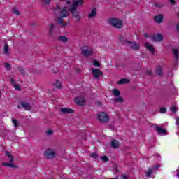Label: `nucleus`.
Masks as SVG:
<instances>
[{
    "label": "nucleus",
    "mask_w": 179,
    "mask_h": 179,
    "mask_svg": "<svg viewBox=\"0 0 179 179\" xmlns=\"http://www.w3.org/2000/svg\"><path fill=\"white\" fill-rule=\"evenodd\" d=\"M53 13L55 16H58L60 19H64V17H68L69 16V11H68V7H63L61 8L59 6H57L53 9Z\"/></svg>",
    "instance_id": "1"
},
{
    "label": "nucleus",
    "mask_w": 179,
    "mask_h": 179,
    "mask_svg": "<svg viewBox=\"0 0 179 179\" xmlns=\"http://www.w3.org/2000/svg\"><path fill=\"white\" fill-rule=\"evenodd\" d=\"M59 36V29L54 24L49 25L48 36L50 38H57Z\"/></svg>",
    "instance_id": "2"
},
{
    "label": "nucleus",
    "mask_w": 179,
    "mask_h": 179,
    "mask_svg": "<svg viewBox=\"0 0 179 179\" xmlns=\"http://www.w3.org/2000/svg\"><path fill=\"white\" fill-rule=\"evenodd\" d=\"M108 23L115 29H122L124 26L122 20L118 18H110L108 20Z\"/></svg>",
    "instance_id": "3"
},
{
    "label": "nucleus",
    "mask_w": 179,
    "mask_h": 179,
    "mask_svg": "<svg viewBox=\"0 0 179 179\" xmlns=\"http://www.w3.org/2000/svg\"><path fill=\"white\" fill-rule=\"evenodd\" d=\"M69 10L72 13L73 17H76V22H80V11L78 10V8H73L72 7H69Z\"/></svg>",
    "instance_id": "4"
},
{
    "label": "nucleus",
    "mask_w": 179,
    "mask_h": 179,
    "mask_svg": "<svg viewBox=\"0 0 179 179\" xmlns=\"http://www.w3.org/2000/svg\"><path fill=\"white\" fill-rule=\"evenodd\" d=\"M81 54L84 57H90V55H93V50H92V48L84 46L81 49Z\"/></svg>",
    "instance_id": "5"
},
{
    "label": "nucleus",
    "mask_w": 179,
    "mask_h": 179,
    "mask_svg": "<svg viewBox=\"0 0 179 179\" xmlns=\"http://www.w3.org/2000/svg\"><path fill=\"white\" fill-rule=\"evenodd\" d=\"M98 119L99 120L100 122L106 123L108 122L109 117L106 113L101 112L98 114Z\"/></svg>",
    "instance_id": "6"
},
{
    "label": "nucleus",
    "mask_w": 179,
    "mask_h": 179,
    "mask_svg": "<svg viewBox=\"0 0 179 179\" xmlns=\"http://www.w3.org/2000/svg\"><path fill=\"white\" fill-rule=\"evenodd\" d=\"M92 75L94 77V79H100L103 76V71L99 69H92L91 70Z\"/></svg>",
    "instance_id": "7"
},
{
    "label": "nucleus",
    "mask_w": 179,
    "mask_h": 179,
    "mask_svg": "<svg viewBox=\"0 0 179 179\" xmlns=\"http://www.w3.org/2000/svg\"><path fill=\"white\" fill-rule=\"evenodd\" d=\"M45 157L47 159H54L55 157V151L51 148L48 149L45 152Z\"/></svg>",
    "instance_id": "8"
},
{
    "label": "nucleus",
    "mask_w": 179,
    "mask_h": 179,
    "mask_svg": "<svg viewBox=\"0 0 179 179\" xmlns=\"http://www.w3.org/2000/svg\"><path fill=\"white\" fill-rule=\"evenodd\" d=\"M127 44H129L130 48L131 50H134L135 51H138L139 50L141 45L139 43H136V42H131L129 41H125Z\"/></svg>",
    "instance_id": "9"
},
{
    "label": "nucleus",
    "mask_w": 179,
    "mask_h": 179,
    "mask_svg": "<svg viewBox=\"0 0 179 179\" xmlns=\"http://www.w3.org/2000/svg\"><path fill=\"white\" fill-rule=\"evenodd\" d=\"M80 5H83V0H73V4L69 8L78 9V6H80Z\"/></svg>",
    "instance_id": "10"
},
{
    "label": "nucleus",
    "mask_w": 179,
    "mask_h": 179,
    "mask_svg": "<svg viewBox=\"0 0 179 179\" xmlns=\"http://www.w3.org/2000/svg\"><path fill=\"white\" fill-rule=\"evenodd\" d=\"M154 129L157 131V134H159V135H166L167 134V131L166 129H164L157 125H156L154 127Z\"/></svg>",
    "instance_id": "11"
},
{
    "label": "nucleus",
    "mask_w": 179,
    "mask_h": 179,
    "mask_svg": "<svg viewBox=\"0 0 179 179\" xmlns=\"http://www.w3.org/2000/svg\"><path fill=\"white\" fill-rule=\"evenodd\" d=\"M163 19H164V16L162 14H159L158 15H155L154 17L155 22L158 23V24H160V23H162Z\"/></svg>",
    "instance_id": "12"
},
{
    "label": "nucleus",
    "mask_w": 179,
    "mask_h": 179,
    "mask_svg": "<svg viewBox=\"0 0 179 179\" xmlns=\"http://www.w3.org/2000/svg\"><path fill=\"white\" fill-rule=\"evenodd\" d=\"M75 103L78 106H85V98L82 96L77 97L75 99Z\"/></svg>",
    "instance_id": "13"
},
{
    "label": "nucleus",
    "mask_w": 179,
    "mask_h": 179,
    "mask_svg": "<svg viewBox=\"0 0 179 179\" xmlns=\"http://www.w3.org/2000/svg\"><path fill=\"white\" fill-rule=\"evenodd\" d=\"M152 40L155 43L160 42L163 40V36L161 34H157V35L152 36Z\"/></svg>",
    "instance_id": "14"
},
{
    "label": "nucleus",
    "mask_w": 179,
    "mask_h": 179,
    "mask_svg": "<svg viewBox=\"0 0 179 179\" xmlns=\"http://www.w3.org/2000/svg\"><path fill=\"white\" fill-rule=\"evenodd\" d=\"M97 15V8H94L92 9L91 12L88 14L89 19H93Z\"/></svg>",
    "instance_id": "15"
},
{
    "label": "nucleus",
    "mask_w": 179,
    "mask_h": 179,
    "mask_svg": "<svg viewBox=\"0 0 179 179\" xmlns=\"http://www.w3.org/2000/svg\"><path fill=\"white\" fill-rule=\"evenodd\" d=\"M62 114H73V110L69 108H62L61 109Z\"/></svg>",
    "instance_id": "16"
},
{
    "label": "nucleus",
    "mask_w": 179,
    "mask_h": 179,
    "mask_svg": "<svg viewBox=\"0 0 179 179\" xmlns=\"http://www.w3.org/2000/svg\"><path fill=\"white\" fill-rule=\"evenodd\" d=\"M21 106L22 108H24L27 111H30L31 110V106H30V103H29L21 102Z\"/></svg>",
    "instance_id": "17"
},
{
    "label": "nucleus",
    "mask_w": 179,
    "mask_h": 179,
    "mask_svg": "<svg viewBox=\"0 0 179 179\" xmlns=\"http://www.w3.org/2000/svg\"><path fill=\"white\" fill-rule=\"evenodd\" d=\"M145 47L148 50L150 51V52H151V54H155V48L152 46V45L149 44L148 43H145Z\"/></svg>",
    "instance_id": "18"
},
{
    "label": "nucleus",
    "mask_w": 179,
    "mask_h": 179,
    "mask_svg": "<svg viewBox=\"0 0 179 179\" xmlns=\"http://www.w3.org/2000/svg\"><path fill=\"white\" fill-rule=\"evenodd\" d=\"M2 166H5L6 167H10L11 169H17V166L15 164H13V162H3Z\"/></svg>",
    "instance_id": "19"
},
{
    "label": "nucleus",
    "mask_w": 179,
    "mask_h": 179,
    "mask_svg": "<svg viewBox=\"0 0 179 179\" xmlns=\"http://www.w3.org/2000/svg\"><path fill=\"white\" fill-rule=\"evenodd\" d=\"M111 147L113 148V149H118V148H120V142L117 140H113L111 141Z\"/></svg>",
    "instance_id": "20"
},
{
    "label": "nucleus",
    "mask_w": 179,
    "mask_h": 179,
    "mask_svg": "<svg viewBox=\"0 0 179 179\" xmlns=\"http://www.w3.org/2000/svg\"><path fill=\"white\" fill-rule=\"evenodd\" d=\"M6 156L9 159V162L10 163H13L15 162V158H13V155L8 151H6Z\"/></svg>",
    "instance_id": "21"
},
{
    "label": "nucleus",
    "mask_w": 179,
    "mask_h": 179,
    "mask_svg": "<svg viewBox=\"0 0 179 179\" xmlns=\"http://www.w3.org/2000/svg\"><path fill=\"white\" fill-rule=\"evenodd\" d=\"M155 73L158 75V76H163V69H162V66H158L155 70Z\"/></svg>",
    "instance_id": "22"
},
{
    "label": "nucleus",
    "mask_w": 179,
    "mask_h": 179,
    "mask_svg": "<svg viewBox=\"0 0 179 179\" xmlns=\"http://www.w3.org/2000/svg\"><path fill=\"white\" fill-rule=\"evenodd\" d=\"M3 54H5V55H9V45L8 43H5L4 45Z\"/></svg>",
    "instance_id": "23"
},
{
    "label": "nucleus",
    "mask_w": 179,
    "mask_h": 179,
    "mask_svg": "<svg viewBox=\"0 0 179 179\" xmlns=\"http://www.w3.org/2000/svg\"><path fill=\"white\" fill-rule=\"evenodd\" d=\"M57 23L61 26L62 27H66V24L64 23V21H62V18H57Z\"/></svg>",
    "instance_id": "24"
},
{
    "label": "nucleus",
    "mask_w": 179,
    "mask_h": 179,
    "mask_svg": "<svg viewBox=\"0 0 179 179\" xmlns=\"http://www.w3.org/2000/svg\"><path fill=\"white\" fill-rule=\"evenodd\" d=\"M127 83H129V80L127 78H122L117 83L118 85H125Z\"/></svg>",
    "instance_id": "25"
},
{
    "label": "nucleus",
    "mask_w": 179,
    "mask_h": 179,
    "mask_svg": "<svg viewBox=\"0 0 179 179\" xmlns=\"http://www.w3.org/2000/svg\"><path fill=\"white\" fill-rule=\"evenodd\" d=\"M57 39L62 43H66L68 41V38L66 36H57Z\"/></svg>",
    "instance_id": "26"
},
{
    "label": "nucleus",
    "mask_w": 179,
    "mask_h": 179,
    "mask_svg": "<svg viewBox=\"0 0 179 179\" xmlns=\"http://www.w3.org/2000/svg\"><path fill=\"white\" fill-rule=\"evenodd\" d=\"M41 5H50L51 0H41Z\"/></svg>",
    "instance_id": "27"
},
{
    "label": "nucleus",
    "mask_w": 179,
    "mask_h": 179,
    "mask_svg": "<svg viewBox=\"0 0 179 179\" xmlns=\"http://www.w3.org/2000/svg\"><path fill=\"white\" fill-rule=\"evenodd\" d=\"M152 171H153V169L150 168L148 171L145 173V177H150V176H152Z\"/></svg>",
    "instance_id": "28"
},
{
    "label": "nucleus",
    "mask_w": 179,
    "mask_h": 179,
    "mask_svg": "<svg viewBox=\"0 0 179 179\" xmlns=\"http://www.w3.org/2000/svg\"><path fill=\"white\" fill-rule=\"evenodd\" d=\"M122 101H124V99L121 96H119L115 99V103H122Z\"/></svg>",
    "instance_id": "29"
},
{
    "label": "nucleus",
    "mask_w": 179,
    "mask_h": 179,
    "mask_svg": "<svg viewBox=\"0 0 179 179\" xmlns=\"http://www.w3.org/2000/svg\"><path fill=\"white\" fill-rule=\"evenodd\" d=\"M12 122H13L15 128H17L19 127V122H17V120H16L15 119H13Z\"/></svg>",
    "instance_id": "30"
},
{
    "label": "nucleus",
    "mask_w": 179,
    "mask_h": 179,
    "mask_svg": "<svg viewBox=\"0 0 179 179\" xmlns=\"http://www.w3.org/2000/svg\"><path fill=\"white\" fill-rule=\"evenodd\" d=\"M173 55H175V57L176 59H178V50L177 49L173 50Z\"/></svg>",
    "instance_id": "31"
},
{
    "label": "nucleus",
    "mask_w": 179,
    "mask_h": 179,
    "mask_svg": "<svg viewBox=\"0 0 179 179\" xmlns=\"http://www.w3.org/2000/svg\"><path fill=\"white\" fill-rule=\"evenodd\" d=\"M18 71L22 75H26V71L22 67H18Z\"/></svg>",
    "instance_id": "32"
},
{
    "label": "nucleus",
    "mask_w": 179,
    "mask_h": 179,
    "mask_svg": "<svg viewBox=\"0 0 179 179\" xmlns=\"http://www.w3.org/2000/svg\"><path fill=\"white\" fill-rule=\"evenodd\" d=\"M54 85L57 88V89H61L62 86H61V83L59 81H56Z\"/></svg>",
    "instance_id": "33"
},
{
    "label": "nucleus",
    "mask_w": 179,
    "mask_h": 179,
    "mask_svg": "<svg viewBox=\"0 0 179 179\" xmlns=\"http://www.w3.org/2000/svg\"><path fill=\"white\" fill-rule=\"evenodd\" d=\"M113 94L116 96H120V94H121V93L120 92V91L117 89L113 90Z\"/></svg>",
    "instance_id": "34"
},
{
    "label": "nucleus",
    "mask_w": 179,
    "mask_h": 179,
    "mask_svg": "<svg viewBox=\"0 0 179 179\" xmlns=\"http://www.w3.org/2000/svg\"><path fill=\"white\" fill-rule=\"evenodd\" d=\"M159 112L161 114H166L167 113V109L166 108H161Z\"/></svg>",
    "instance_id": "35"
},
{
    "label": "nucleus",
    "mask_w": 179,
    "mask_h": 179,
    "mask_svg": "<svg viewBox=\"0 0 179 179\" xmlns=\"http://www.w3.org/2000/svg\"><path fill=\"white\" fill-rule=\"evenodd\" d=\"M171 112L173 114L177 113V107L176 106H172L171 108Z\"/></svg>",
    "instance_id": "36"
},
{
    "label": "nucleus",
    "mask_w": 179,
    "mask_h": 179,
    "mask_svg": "<svg viewBox=\"0 0 179 179\" xmlns=\"http://www.w3.org/2000/svg\"><path fill=\"white\" fill-rule=\"evenodd\" d=\"M13 13L15 15H20V13H19V10H18L17 9H16V8H14L13 9Z\"/></svg>",
    "instance_id": "37"
},
{
    "label": "nucleus",
    "mask_w": 179,
    "mask_h": 179,
    "mask_svg": "<svg viewBox=\"0 0 179 179\" xmlns=\"http://www.w3.org/2000/svg\"><path fill=\"white\" fill-rule=\"evenodd\" d=\"M101 160H103V162H108V157L104 155L103 157H101Z\"/></svg>",
    "instance_id": "38"
},
{
    "label": "nucleus",
    "mask_w": 179,
    "mask_h": 179,
    "mask_svg": "<svg viewBox=\"0 0 179 179\" xmlns=\"http://www.w3.org/2000/svg\"><path fill=\"white\" fill-rule=\"evenodd\" d=\"M94 66H97L99 68V66H100V63L97 60H94Z\"/></svg>",
    "instance_id": "39"
},
{
    "label": "nucleus",
    "mask_w": 179,
    "mask_h": 179,
    "mask_svg": "<svg viewBox=\"0 0 179 179\" xmlns=\"http://www.w3.org/2000/svg\"><path fill=\"white\" fill-rule=\"evenodd\" d=\"M4 66L6 69H10V64H9V63H5Z\"/></svg>",
    "instance_id": "40"
},
{
    "label": "nucleus",
    "mask_w": 179,
    "mask_h": 179,
    "mask_svg": "<svg viewBox=\"0 0 179 179\" xmlns=\"http://www.w3.org/2000/svg\"><path fill=\"white\" fill-rule=\"evenodd\" d=\"M155 6L157 7V8H163V4H162V3H155Z\"/></svg>",
    "instance_id": "41"
},
{
    "label": "nucleus",
    "mask_w": 179,
    "mask_h": 179,
    "mask_svg": "<svg viewBox=\"0 0 179 179\" xmlns=\"http://www.w3.org/2000/svg\"><path fill=\"white\" fill-rule=\"evenodd\" d=\"M90 157H92L93 159H97V154L92 153L91 154Z\"/></svg>",
    "instance_id": "42"
},
{
    "label": "nucleus",
    "mask_w": 179,
    "mask_h": 179,
    "mask_svg": "<svg viewBox=\"0 0 179 179\" xmlns=\"http://www.w3.org/2000/svg\"><path fill=\"white\" fill-rule=\"evenodd\" d=\"M52 130H48L47 132H46V134L47 135H52Z\"/></svg>",
    "instance_id": "43"
},
{
    "label": "nucleus",
    "mask_w": 179,
    "mask_h": 179,
    "mask_svg": "<svg viewBox=\"0 0 179 179\" xmlns=\"http://www.w3.org/2000/svg\"><path fill=\"white\" fill-rule=\"evenodd\" d=\"M14 87L16 90H20V86L19 85H14Z\"/></svg>",
    "instance_id": "44"
},
{
    "label": "nucleus",
    "mask_w": 179,
    "mask_h": 179,
    "mask_svg": "<svg viewBox=\"0 0 179 179\" xmlns=\"http://www.w3.org/2000/svg\"><path fill=\"white\" fill-rule=\"evenodd\" d=\"M169 2L171 5H176V1L174 0H169Z\"/></svg>",
    "instance_id": "45"
},
{
    "label": "nucleus",
    "mask_w": 179,
    "mask_h": 179,
    "mask_svg": "<svg viewBox=\"0 0 179 179\" xmlns=\"http://www.w3.org/2000/svg\"><path fill=\"white\" fill-rule=\"evenodd\" d=\"M159 165H156L155 166L152 167V170H157L159 169Z\"/></svg>",
    "instance_id": "46"
},
{
    "label": "nucleus",
    "mask_w": 179,
    "mask_h": 179,
    "mask_svg": "<svg viewBox=\"0 0 179 179\" xmlns=\"http://www.w3.org/2000/svg\"><path fill=\"white\" fill-rule=\"evenodd\" d=\"M143 36L145 38H149V35L147 33H144Z\"/></svg>",
    "instance_id": "47"
},
{
    "label": "nucleus",
    "mask_w": 179,
    "mask_h": 179,
    "mask_svg": "<svg viewBox=\"0 0 179 179\" xmlns=\"http://www.w3.org/2000/svg\"><path fill=\"white\" fill-rule=\"evenodd\" d=\"M122 179H128V176H127L126 175H122Z\"/></svg>",
    "instance_id": "48"
},
{
    "label": "nucleus",
    "mask_w": 179,
    "mask_h": 179,
    "mask_svg": "<svg viewBox=\"0 0 179 179\" xmlns=\"http://www.w3.org/2000/svg\"><path fill=\"white\" fill-rule=\"evenodd\" d=\"M176 125H179V117H178L176 120Z\"/></svg>",
    "instance_id": "49"
},
{
    "label": "nucleus",
    "mask_w": 179,
    "mask_h": 179,
    "mask_svg": "<svg viewBox=\"0 0 179 179\" xmlns=\"http://www.w3.org/2000/svg\"><path fill=\"white\" fill-rule=\"evenodd\" d=\"M119 40H120V41H124V38H122V36H120L119 38Z\"/></svg>",
    "instance_id": "50"
},
{
    "label": "nucleus",
    "mask_w": 179,
    "mask_h": 179,
    "mask_svg": "<svg viewBox=\"0 0 179 179\" xmlns=\"http://www.w3.org/2000/svg\"><path fill=\"white\" fill-rule=\"evenodd\" d=\"M147 74H148V75H152V72H151L150 71H147Z\"/></svg>",
    "instance_id": "51"
},
{
    "label": "nucleus",
    "mask_w": 179,
    "mask_h": 179,
    "mask_svg": "<svg viewBox=\"0 0 179 179\" xmlns=\"http://www.w3.org/2000/svg\"><path fill=\"white\" fill-rule=\"evenodd\" d=\"M176 30H178V31H179V24L176 25Z\"/></svg>",
    "instance_id": "52"
},
{
    "label": "nucleus",
    "mask_w": 179,
    "mask_h": 179,
    "mask_svg": "<svg viewBox=\"0 0 179 179\" xmlns=\"http://www.w3.org/2000/svg\"><path fill=\"white\" fill-rule=\"evenodd\" d=\"M66 3H67V5H69L71 3V2L70 1H67Z\"/></svg>",
    "instance_id": "53"
},
{
    "label": "nucleus",
    "mask_w": 179,
    "mask_h": 179,
    "mask_svg": "<svg viewBox=\"0 0 179 179\" xmlns=\"http://www.w3.org/2000/svg\"><path fill=\"white\" fill-rule=\"evenodd\" d=\"M11 82H12V83H13V82H15V80L11 79Z\"/></svg>",
    "instance_id": "54"
},
{
    "label": "nucleus",
    "mask_w": 179,
    "mask_h": 179,
    "mask_svg": "<svg viewBox=\"0 0 179 179\" xmlns=\"http://www.w3.org/2000/svg\"><path fill=\"white\" fill-rule=\"evenodd\" d=\"M177 176H178V177H179V172H178Z\"/></svg>",
    "instance_id": "55"
},
{
    "label": "nucleus",
    "mask_w": 179,
    "mask_h": 179,
    "mask_svg": "<svg viewBox=\"0 0 179 179\" xmlns=\"http://www.w3.org/2000/svg\"><path fill=\"white\" fill-rule=\"evenodd\" d=\"M18 108H20V106H17Z\"/></svg>",
    "instance_id": "56"
},
{
    "label": "nucleus",
    "mask_w": 179,
    "mask_h": 179,
    "mask_svg": "<svg viewBox=\"0 0 179 179\" xmlns=\"http://www.w3.org/2000/svg\"><path fill=\"white\" fill-rule=\"evenodd\" d=\"M178 16L179 17V12H178Z\"/></svg>",
    "instance_id": "57"
},
{
    "label": "nucleus",
    "mask_w": 179,
    "mask_h": 179,
    "mask_svg": "<svg viewBox=\"0 0 179 179\" xmlns=\"http://www.w3.org/2000/svg\"><path fill=\"white\" fill-rule=\"evenodd\" d=\"M1 91H0V97H1Z\"/></svg>",
    "instance_id": "58"
}]
</instances>
